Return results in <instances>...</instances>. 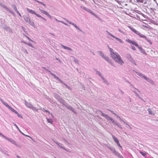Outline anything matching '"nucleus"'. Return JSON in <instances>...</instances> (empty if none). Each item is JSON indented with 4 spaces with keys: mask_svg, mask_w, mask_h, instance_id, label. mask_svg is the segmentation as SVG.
<instances>
[{
    "mask_svg": "<svg viewBox=\"0 0 158 158\" xmlns=\"http://www.w3.org/2000/svg\"><path fill=\"white\" fill-rule=\"evenodd\" d=\"M110 55L112 58L118 64L122 65L124 63L123 61L122 60L120 56L116 52L113 51L112 48H109Z\"/></svg>",
    "mask_w": 158,
    "mask_h": 158,
    "instance_id": "obj_1",
    "label": "nucleus"
},
{
    "mask_svg": "<svg viewBox=\"0 0 158 158\" xmlns=\"http://www.w3.org/2000/svg\"><path fill=\"white\" fill-rule=\"evenodd\" d=\"M53 96L59 101L60 103L62 104V105L65 101L62 97H60V96L56 93H53Z\"/></svg>",
    "mask_w": 158,
    "mask_h": 158,
    "instance_id": "obj_2",
    "label": "nucleus"
},
{
    "mask_svg": "<svg viewBox=\"0 0 158 158\" xmlns=\"http://www.w3.org/2000/svg\"><path fill=\"white\" fill-rule=\"evenodd\" d=\"M62 105L64 106H65L67 109H68L72 111L75 114H76L77 113L75 111V109L72 107L68 103H67L65 101L63 103Z\"/></svg>",
    "mask_w": 158,
    "mask_h": 158,
    "instance_id": "obj_3",
    "label": "nucleus"
},
{
    "mask_svg": "<svg viewBox=\"0 0 158 158\" xmlns=\"http://www.w3.org/2000/svg\"><path fill=\"white\" fill-rule=\"evenodd\" d=\"M26 9H27V11H28V12L30 13L33 14H35L37 17H40V18H41L42 19L44 20L45 21L47 20V19H46L42 17L41 15L36 14V12L30 9H29L28 8H27Z\"/></svg>",
    "mask_w": 158,
    "mask_h": 158,
    "instance_id": "obj_4",
    "label": "nucleus"
},
{
    "mask_svg": "<svg viewBox=\"0 0 158 158\" xmlns=\"http://www.w3.org/2000/svg\"><path fill=\"white\" fill-rule=\"evenodd\" d=\"M106 31L110 36L113 37V38H115L118 41H119V42H120V43H121L122 42V40L118 38V37L114 36V35H113L111 33H110V32H109L107 31Z\"/></svg>",
    "mask_w": 158,
    "mask_h": 158,
    "instance_id": "obj_5",
    "label": "nucleus"
},
{
    "mask_svg": "<svg viewBox=\"0 0 158 158\" xmlns=\"http://www.w3.org/2000/svg\"><path fill=\"white\" fill-rule=\"evenodd\" d=\"M110 120L113 124L114 125H116L119 128L122 129V127H121V125L119 124V123L117 121H115L112 118H111Z\"/></svg>",
    "mask_w": 158,
    "mask_h": 158,
    "instance_id": "obj_6",
    "label": "nucleus"
},
{
    "mask_svg": "<svg viewBox=\"0 0 158 158\" xmlns=\"http://www.w3.org/2000/svg\"><path fill=\"white\" fill-rule=\"evenodd\" d=\"M126 40L129 43H130L131 44L134 45L136 47H137L138 48V44H137V43H136L135 41L131 40H130L128 39H126Z\"/></svg>",
    "mask_w": 158,
    "mask_h": 158,
    "instance_id": "obj_7",
    "label": "nucleus"
},
{
    "mask_svg": "<svg viewBox=\"0 0 158 158\" xmlns=\"http://www.w3.org/2000/svg\"><path fill=\"white\" fill-rule=\"evenodd\" d=\"M107 148L109 149L112 152L114 153L115 155H116V153H117V152L115 150L114 148L113 147H111L109 146H107Z\"/></svg>",
    "mask_w": 158,
    "mask_h": 158,
    "instance_id": "obj_8",
    "label": "nucleus"
},
{
    "mask_svg": "<svg viewBox=\"0 0 158 158\" xmlns=\"http://www.w3.org/2000/svg\"><path fill=\"white\" fill-rule=\"evenodd\" d=\"M5 138L6 139H7L11 143L14 144V145H17V144L16 143V142L14 140H13L9 138H7L6 137V138Z\"/></svg>",
    "mask_w": 158,
    "mask_h": 158,
    "instance_id": "obj_9",
    "label": "nucleus"
},
{
    "mask_svg": "<svg viewBox=\"0 0 158 158\" xmlns=\"http://www.w3.org/2000/svg\"><path fill=\"white\" fill-rule=\"evenodd\" d=\"M21 43H23L24 44H27V45L29 46H30L32 48H34V47L30 43H27V42H25V41H24V40H21Z\"/></svg>",
    "mask_w": 158,
    "mask_h": 158,
    "instance_id": "obj_10",
    "label": "nucleus"
},
{
    "mask_svg": "<svg viewBox=\"0 0 158 158\" xmlns=\"http://www.w3.org/2000/svg\"><path fill=\"white\" fill-rule=\"evenodd\" d=\"M139 76H140V77H142L143 78H144L147 81H148V82H150L151 83H152L153 81L151 80H150L148 78H147L146 76H143L141 74H139Z\"/></svg>",
    "mask_w": 158,
    "mask_h": 158,
    "instance_id": "obj_11",
    "label": "nucleus"
},
{
    "mask_svg": "<svg viewBox=\"0 0 158 158\" xmlns=\"http://www.w3.org/2000/svg\"><path fill=\"white\" fill-rule=\"evenodd\" d=\"M23 17L25 21L27 23L29 21V19H31V18L29 17V16L24 15Z\"/></svg>",
    "mask_w": 158,
    "mask_h": 158,
    "instance_id": "obj_12",
    "label": "nucleus"
},
{
    "mask_svg": "<svg viewBox=\"0 0 158 158\" xmlns=\"http://www.w3.org/2000/svg\"><path fill=\"white\" fill-rule=\"evenodd\" d=\"M4 29L6 31H8L10 32H12V31L10 29V27L6 25H5V27H3Z\"/></svg>",
    "mask_w": 158,
    "mask_h": 158,
    "instance_id": "obj_13",
    "label": "nucleus"
},
{
    "mask_svg": "<svg viewBox=\"0 0 158 158\" xmlns=\"http://www.w3.org/2000/svg\"><path fill=\"white\" fill-rule=\"evenodd\" d=\"M128 27L130 29L134 32L135 33V34L138 35V32L134 28L131 27L129 26H128Z\"/></svg>",
    "mask_w": 158,
    "mask_h": 158,
    "instance_id": "obj_14",
    "label": "nucleus"
},
{
    "mask_svg": "<svg viewBox=\"0 0 158 158\" xmlns=\"http://www.w3.org/2000/svg\"><path fill=\"white\" fill-rule=\"evenodd\" d=\"M56 143L60 148L64 150H65V148L63 147V145L62 144L58 142H56Z\"/></svg>",
    "mask_w": 158,
    "mask_h": 158,
    "instance_id": "obj_15",
    "label": "nucleus"
},
{
    "mask_svg": "<svg viewBox=\"0 0 158 158\" xmlns=\"http://www.w3.org/2000/svg\"><path fill=\"white\" fill-rule=\"evenodd\" d=\"M148 114H149L151 115H154V111H152L151 109L149 108L148 109Z\"/></svg>",
    "mask_w": 158,
    "mask_h": 158,
    "instance_id": "obj_16",
    "label": "nucleus"
},
{
    "mask_svg": "<svg viewBox=\"0 0 158 158\" xmlns=\"http://www.w3.org/2000/svg\"><path fill=\"white\" fill-rule=\"evenodd\" d=\"M25 104L27 106L29 107L30 109L32 105V104L30 103H28L26 101H25Z\"/></svg>",
    "mask_w": 158,
    "mask_h": 158,
    "instance_id": "obj_17",
    "label": "nucleus"
},
{
    "mask_svg": "<svg viewBox=\"0 0 158 158\" xmlns=\"http://www.w3.org/2000/svg\"><path fill=\"white\" fill-rule=\"evenodd\" d=\"M28 23L31 25L33 27H35L34 22L33 21H31V19H29V21L28 22Z\"/></svg>",
    "mask_w": 158,
    "mask_h": 158,
    "instance_id": "obj_18",
    "label": "nucleus"
},
{
    "mask_svg": "<svg viewBox=\"0 0 158 158\" xmlns=\"http://www.w3.org/2000/svg\"><path fill=\"white\" fill-rule=\"evenodd\" d=\"M112 138L113 139V140H114V141L116 143H118V142L119 141L118 139L116 137H115L114 135H112Z\"/></svg>",
    "mask_w": 158,
    "mask_h": 158,
    "instance_id": "obj_19",
    "label": "nucleus"
},
{
    "mask_svg": "<svg viewBox=\"0 0 158 158\" xmlns=\"http://www.w3.org/2000/svg\"><path fill=\"white\" fill-rule=\"evenodd\" d=\"M94 70L95 71L96 74H98L101 78L102 77H103L101 74V73L99 71L95 69H94Z\"/></svg>",
    "mask_w": 158,
    "mask_h": 158,
    "instance_id": "obj_20",
    "label": "nucleus"
},
{
    "mask_svg": "<svg viewBox=\"0 0 158 158\" xmlns=\"http://www.w3.org/2000/svg\"><path fill=\"white\" fill-rule=\"evenodd\" d=\"M140 36V37H143V38H145V39L146 40H147V41L149 43H150V44H152V43L151 41V40H148V39H147L146 37L145 36V35H139Z\"/></svg>",
    "mask_w": 158,
    "mask_h": 158,
    "instance_id": "obj_21",
    "label": "nucleus"
},
{
    "mask_svg": "<svg viewBox=\"0 0 158 158\" xmlns=\"http://www.w3.org/2000/svg\"><path fill=\"white\" fill-rule=\"evenodd\" d=\"M0 5L4 9H5L6 10H7L8 8L3 3H0Z\"/></svg>",
    "mask_w": 158,
    "mask_h": 158,
    "instance_id": "obj_22",
    "label": "nucleus"
},
{
    "mask_svg": "<svg viewBox=\"0 0 158 158\" xmlns=\"http://www.w3.org/2000/svg\"><path fill=\"white\" fill-rule=\"evenodd\" d=\"M98 53L102 58L104 57V54L101 51H98L97 52Z\"/></svg>",
    "mask_w": 158,
    "mask_h": 158,
    "instance_id": "obj_23",
    "label": "nucleus"
},
{
    "mask_svg": "<svg viewBox=\"0 0 158 158\" xmlns=\"http://www.w3.org/2000/svg\"><path fill=\"white\" fill-rule=\"evenodd\" d=\"M47 120L48 123H50L51 124H52L53 123V121L52 119L51 118H47Z\"/></svg>",
    "mask_w": 158,
    "mask_h": 158,
    "instance_id": "obj_24",
    "label": "nucleus"
},
{
    "mask_svg": "<svg viewBox=\"0 0 158 158\" xmlns=\"http://www.w3.org/2000/svg\"><path fill=\"white\" fill-rule=\"evenodd\" d=\"M139 51L140 52H141L144 54L146 55V53L145 51L143 49H142L141 48L139 47Z\"/></svg>",
    "mask_w": 158,
    "mask_h": 158,
    "instance_id": "obj_25",
    "label": "nucleus"
},
{
    "mask_svg": "<svg viewBox=\"0 0 158 158\" xmlns=\"http://www.w3.org/2000/svg\"><path fill=\"white\" fill-rule=\"evenodd\" d=\"M126 57L129 60V61L132 60V59L131 56L128 54H127Z\"/></svg>",
    "mask_w": 158,
    "mask_h": 158,
    "instance_id": "obj_26",
    "label": "nucleus"
},
{
    "mask_svg": "<svg viewBox=\"0 0 158 158\" xmlns=\"http://www.w3.org/2000/svg\"><path fill=\"white\" fill-rule=\"evenodd\" d=\"M102 80L103 81V82L106 83L107 85H108L109 84L108 83L107 81L103 77H102L101 78Z\"/></svg>",
    "mask_w": 158,
    "mask_h": 158,
    "instance_id": "obj_27",
    "label": "nucleus"
},
{
    "mask_svg": "<svg viewBox=\"0 0 158 158\" xmlns=\"http://www.w3.org/2000/svg\"><path fill=\"white\" fill-rule=\"evenodd\" d=\"M39 10H40V11H41L42 13H43L45 15H47L48 13L46 11H45L42 10V9H40V8L39 9Z\"/></svg>",
    "mask_w": 158,
    "mask_h": 158,
    "instance_id": "obj_28",
    "label": "nucleus"
},
{
    "mask_svg": "<svg viewBox=\"0 0 158 158\" xmlns=\"http://www.w3.org/2000/svg\"><path fill=\"white\" fill-rule=\"evenodd\" d=\"M14 126L18 129V130H19V131L23 135H24V134L23 133V132H21V131L19 129V128L17 126V125L16 124L14 123Z\"/></svg>",
    "mask_w": 158,
    "mask_h": 158,
    "instance_id": "obj_29",
    "label": "nucleus"
},
{
    "mask_svg": "<svg viewBox=\"0 0 158 158\" xmlns=\"http://www.w3.org/2000/svg\"><path fill=\"white\" fill-rule=\"evenodd\" d=\"M23 35H24V36L26 38H27V39L29 40V41H32L33 42H34L33 40H31L29 37H28L27 35H26L25 34L23 33Z\"/></svg>",
    "mask_w": 158,
    "mask_h": 158,
    "instance_id": "obj_30",
    "label": "nucleus"
},
{
    "mask_svg": "<svg viewBox=\"0 0 158 158\" xmlns=\"http://www.w3.org/2000/svg\"><path fill=\"white\" fill-rule=\"evenodd\" d=\"M89 12L90 13L91 15H93V16H94L96 17H97V15L94 13L92 10H89Z\"/></svg>",
    "mask_w": 158,
    "mask_h": 158,
    "instance_id": "obj_31",
    "label": "nucleus"
},
{
    "mask_svg": "<svg viewBox=\"0 0 158 158\" xmlns=\"http://www.w3.org/2000/svg\"><path fill=\"white\" fill-rule=\"evenodd\" d=\"M116 155L119 158H124L118 152L117 153H116Z\"/></svg>",
    "mask_w": 158,
    "mask_h": 158,
    "instance_id": "obj_32",
    "label": "nucleus"
},
{
    "mask_svg": "<svg viewBox=\"0 0 158 158\" xmlns=\"http://www.w3.org/2000/svg\"><path fill=\"white\" fill-rule=\"evenodd\" d=\"M106 61L108 62L111 65L114 66V65L113 63L112 62V61L110 60H109V59L108 58V60H107Z\"/></svg>",
    "mask_w": 158,
    "mask_h": 158,
    "instance_id": "obj_33",
    "label": "nucleus"
},
{
    "mask_svg": "<svg viewBox=\"0 0 158 158\" xmlns=\"http://www.w3.org/2000/svg\"><path fill=\"white\" fill-rule=\"evenodd\" d=\"M31 109L34 111H38V109H36L35 107L33 105L31 106V107L30 108Z\"/></svg>",
    "mask_w": 158,
    "mask_h": 158,
    "instance_id": "obj_34",
    "label": "nucleus"
},
{
    "mask_svg": "<svg viewBox=\"0 0 158 158\" xmlns=\"http://www.w3.org/2000/svg\"><path fill=\"white\" fill-rule=\"evenodd\" d=\"M82 8L83 9L89 12V10H90V9H88V8H87L86 7H85V6H82Z\"/></svg>",
    "mask_w": 158,
    "mask_h": 158,
    "instance_id": "obj_35",
    "label": "nucleus"
},
{
    "mask_svg": "<svg viewBox=\"0 0 158 158\" xmlns=\"http://www.w3.org/2000/svg\"><path fill=\"white\" fill-rule=\"evenodd\" d=\"M12 7H13L14 9V10L16 11L17 10V7L15 5V4H12Z\"/></svg>",
    "mask_w": 158,
    "mask_h": 158,
    "instance_id": "obj_36",
    "label": "nucleus"
},
{
    "mask_svg": "<svg viewBox=\"0 0 158 158\" xmlns=\"http://www.w3.org/2000/svg\"><path fill=\"white\" fill-rule=\"evenodd\" d=\"M49 73L52 76L54 77V78L56 76V75L55 74L53 73L51 71H49Z\"/></svg>",
    "mask_w": 158,
    "mask_h": 158,
    "instance_id": "obj_37",
    "label": "nucleus"
},
{
    "mask_svg": "<svg viewBox=\"0 0 158 158\" xmlns=\"http://www.w3.org/2000/svg\"><path fill=\"white\" fill-rule=\"evenodd\" d=\"M5 106H6L7 108H8L10 106L8 105V104L5 101L3 103H2Z\"/></svg>",
    "mask_w": 158,
    "mask_h": 158,
    "instance_id": "obj_38",
    "label": "nucleus"
},
{
    "mask_svg": "<svg viewBox=\"0 0 158 158\" xmlns=\"http://www.w3.org/2000/svg\"><path fill=\"white\" fill-rule=\"evenodd\" d=\"M140 153L143 156H145L146 155V153L142 152H140Z\"/></svg>",
    "mask_w": 158,
    "mask_h": 158,
    "instance_id": "obj_39",
    "label": "nucleus"
},
{
    "mask_svg": "<svg viewBox=\"0 0 158 158\" xmlns=\"http://www.w3.org/2000/svg\"><path fill=\"white\" fill-rule=\"evenodd\" d=\"M9 109H10L12 111L14 112L15 110L13 108L11 107L10 106H9V107L8 108Z\"/></svg>",
    "mask_w": 158,
    "mask_h": 158,
    "instance_id": "obj_40",
    "label": "nucleus"
},
{
    "mask_svg": "<svg viewBox=\"0 0 158 158\" xmlns=\"http://www.w3.org/2000/svg\"><path fill=\"white\" fill-rule=\"evenodd\" d=\"M74 27L80 31H82L81 30L76 24L74 25Z\"/></svg>",
    "mask_w": 158,
    "mask_h": 158,
    "instance_id": "obj_41",
    "label": "nucleus"
},
{
    "mask_svg": "<svg viewBox=\"0 0 158 158\" xmlns=\"http://www.w3.org/2000/svg\"><path fill=\"white\" fill-rule=\"evenodd\" d=\"M6 10L9 11L10 12V13H12L13 14H14V12H13V11L11 10H10V9H9L8 8Z\"/></svg>",
    "mask_w": 158,
    "mask_h": 158,
    "instance_id": "obj_42",
    "label": "nucleus"
},
{
    "mask_svg": "<svg viewBox=\"0 0 158 158\" xmlns=\"http://www.w3.org/2000/svg\"><path fill=\"white\" fill-rule=\"evenodd\" d=\"M6 10L9 11L10 12V13H12L13 14H14V12H13V11L11 10H10V9H9L8 8Z\"/></svg>",
    "mask_w": 158,
    "mask_h": 158,
    "instance_id": "obj_43",
    "label": "nucleus"
},
{
    "mask_svg": "<svg viewBox=\"0 0 158 158\" xmlns=\"http://www.w3.org/2000/svg\"><path fill=\"white\" fill-rule=\"evenodd\" d=\"M105 118L107 120H110L111 118L107 115Z\"/></svg>",
    "mask_w": 158,
    "mask_h": 158,
    "instance_id": "obj_44",
    "label": "nucleus"
},
{
    "mask_svg": "<svg viewBox=\"0 0 158 158\" xmlns=\"http://www.w3.org/2000/svg\"><path fill=\"white\" fill-rule=\"evenodd\" d=\"M130 61H131L132 63L134 64H135V65H136V64L135 63V60H133L132 59V60H130Z\"/></svg>",
    "mask_w": 158,
    "mask_h": 158,
    "instance_id": "obj_45",
    "label": "nucleus"
},
{
    "mask_svg": "<svg viewBox=\"0 0 158 158\" xmlns=\"http://www.w3.org/2000/svg\"><path fill=\"white\" fill-rule=\"evenodd\" d=\"M22 28L23 31L25 33H27V31L26 30L25 28L23 26L22 27Z\"/></svg>",
    "mask_w": 158,
    "mask_h": 158,
    "instance_id": "obj_46",
    "label": "nucleus"
},
{
    "mask_svg": "<svg viewBox=\"0 0 158 158\" xmlns=\"http://www.w3.org/2000/svg\"><path fill=\"white\" fill-rule=\"evenodd\" d=\"M18 116V117H19V118H23V116H22V115L20 114H19L18 113V114H17Z\"/></svg>",
    "mask_w": 158,
    "mask_h": 158,
    "instance_id": "obj_47",
    "label": "nucleus"
},
{
    "mask_svg": "<svg viewBox=\"0 0 158 158\" xmlns=\"http://www.w3.org/2000/svg\"><path fill=\"white\" fill-rule=\"evenodd\" d=\"M113 114H114L115 116L117 118H119L120 119V117L118 115L114 113H113Z\"/></svg>",
    "mask_w": 158,
    "mask_h": 158,
    "instance_id": "obj_48",
    "label": "nucleus"
},
{
    "mask_svg": "<svg viewBox=\"0 0 158 158\" xmlns=\"http://www.w3.org/2000/svg\"><path fill=\"white\" fill-rule=\"evenodd\" d=\"M50 19H52V17L48 13V14L46 15Z\"/></svg>",
    "mask_w": 158,
    "mask_h": 158,
    "instance_id": "obj_49",
    "label": "nucleus"
},
{
    "mask_svg": "<svg viewBox=\"0 0 158 158\" xmlns=\"http://www.w3.org/2000/svg\"><path fill=\"white\" fill-rule=\"evenodd\" d=\"M102 116H104L105 118L106 117V116L107 115V114H105L104 113H102Z\"/></svg>",
    "mask_w": 158,
    "mask_h": 158,
    "instance_id": "obj_50",
    "label": "nucleus"
},
{
    "mask_svg": "<svg viewBox=\"0 0 158 158\" xmlns=\"http://www.w3.org/2000/svg\"><path fill=\"white\" fill-rule=\"evenodd\" d=\"M117 143V145L118 146V147H121V148H122V146H121V145H120V143H119V141H118V143Z\"/></svg>",
    "mask_w": 158,
    "mask_h": 158,
    "instance_id": "obj_51",
    "label": "nucleus"
},
{
    "mask_svg": "<svg viewBox=\"0 0 158 158\" xmlns=\"http://www.w3.org/2000/svg\"><path fill=\"white\" fill-rule=\"evenodd\" d=\"M65 21L66 22H67V23H69V24H70V23H71V21H69L68 19H65Z\"/></svg>",
    "mask_w": 158,
    "mask_h": 158,
    "instance_id": "obj_52",
    "label": "nucleus"
},
{
    "mask_svg": "<svg viewBox=\"0 0 158 158\" xmlns=\"http://www.w3.org/2000/svg\"><path fill=\"white\" fill-rule=\"evenodd\" d=\"M64 84L66 87L68 89H70V88L69 87L68 85H67L66 84L64 83Z\"/></svg>",
    "mask_w": 158,
    "mask_h": 158,
    "instance_id": "obj_53",
    "label": "nucleus"
},
{
    "mask_svg": "<svg viewBox=\"0 0 158 158\" xmlns=\"http://www.w3.org/2000/svg\"><path fill=\"white\" fill-rule=\"evenodd\" d=\"M61 46H62V48H63L64 49H66L67 48V46H64V45H63L62 44L61 45Z\"/></svg>",
    "mask_w": 158,
    "mask_h": 158,
    "instance_id": "obj_54",
    "label": "nucleus"
},
{
    "mask_svg": "<svg viewBox=\"0 0 158 158\" xmlns=\"http://www.w3.org/2000/svg\"><path fill=\"white\" fill-rule=\"evenodd\" d=\"M43 69L45 70L46 71H48V72H49V71H50L48 69H47L45 67H43Z\"/></svg>",
    "mask_w": 158,
    "mask_h": 158,
    "instance_id": "obj_55",
    "label": "nucleus"
},
{
    "mask_svg": "<svg viewBox=\"0 0 158 158\" xmlns=\"http://www.w3.org/2000/svg\"><path fill=\"white\" fill-rule=\"evenodd\" d=\"M60 22L63 23V24H64L66 26H69V25L67 23L64 22L63 21H60Z\"/></svg>",
    "mask_w": 158,
    "mask_h": 158,
    "instance_id": "obj_56",
    "label": "nucleus"
},
{
    "mask_svg": "<svg viewBox=\"0 0 158 158\" xmlns=\"http://www.w3.org/2000/svg\"><path fill=\"white\" fill-rule=\"evenodd\" d=\"M0 135L2 136L4 138H6V136L4 135L3 134H2V133L0 132Z\"/></svg>",
    "mask_w": 158,
    "mask_h": 158,
    "instance_id": "obj_57",
    "label": "nucleus"
},
{
    "mask_svg": "<svg viewBox=\"0 0 158 158\" xmlns=\"http://www.w3.org/2000/svg\"><path fill=\"white\" fill-rule=\"evenodd\" d=\"M16 12L21 17V14L19 12L18 10L16 11Z\"/></svg>",
    "mask_w": 158,
    "mask_h": 158,
    "instance_id": "obj_58",
    "label": "nucleus"
},
{
    "mask_svg": "<svg viewBox=\"0 0 158 158\" xmlns=\"http://www.w3.org/2000/svg\"><path fill=\"white\" fill-rule=\"evenodd\" d=\"M55 78L58 81H59V80L60 79L57 76Z\"/></svg>",
    "mask_w": 158,
    "mask_h": 158,
    "instance_id": "obj_59",
    "label": "nucleus"
},
{
    "mask_svg": "<svg viewBox=\"0 0 158 158\" xmlns=\"http://www.w3.org/2000/svg\"><path fill=\"white\" fill-rule=\"evenodd\" d=\"M103 58L106 61L109 58L108 57H107L106 56H104V57Z\"/></svg>",
    "mask_w": 158,
    "mask_h": 158,
    "instance_id": "obj_60",
    "label": "nucleus"
},
{
    "mask_svg": "<svg viewBox=\"0 0 158 158\" xmlns=\"http://www.w3.org/2000/svg\"><path fill=\"white\" fill-rule=\"evenodd\" d=\"M66 49H67V50H68L72 51V49L70 48H69V47H67V48Z\"/></svg>",
    "mask_w": 158,
    "mask_h": 158,
    "instance_id": "obj_61",
    "label": "nucleus"
},
{
    "mask_svg": "<svg viewBox=\"0 0 158 158\" xmlns=\"http://www.w3.org/2000/svg\"><path fill=\"white\" fill-rule=\"evenodd\" d=\"M81 86H82V88H82L83 89H84V90H85V87L83 85H81Z\"/></svg>",
    "mask_w": 158,
    "mask_h": 158,
    "instance_id": "obj_62",
    "label": "nucleus"
},
{
    "mask_svg": "<svg viewBox=\"0 0 158 158\" xmlns=\"http://www.w3.org/2000/svg\"><path fill=\"white\" fill-rule=\"evenodd\" d=\"M134 50H135V47H134L133 46H132L131 47Z\"/></svg>",
    "mask_w": 158,
    "mask_h": 158,
    "instance_id": "obj_63",
    "label": "nucleus"
},
{
    "mask_svg": "<svg viewBox=\"0 0 158 158\" xmlns=\"http://www.w3.org/2000/svg\"><path fill=\"white\" fill-rule=\"evenodd\" d=\"M119 120L121 121H122L124 123H125V122L121 118H120Z\"/></svg>",
    "mask_w": 158,
    "mask_h": 158,
    "instance_id": "obj_64",
    "label": "nucleus"
}]
</instances>
